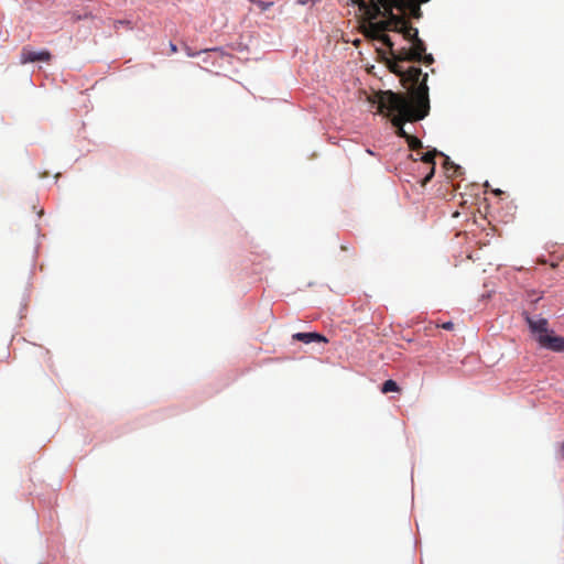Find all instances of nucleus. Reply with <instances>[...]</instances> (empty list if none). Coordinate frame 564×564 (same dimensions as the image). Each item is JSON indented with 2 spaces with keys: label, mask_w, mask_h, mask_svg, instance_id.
<instances>
[{
  "label": "nucleus",
  "mask_w": 564,
  "mask_h": 564,
  "mask_svg": "<svg viewBox=\"0 0 564 564\" xmlns=\"http://www.w3.org/2000/svg\"><path fill=\"white\" fill-rule=\"evenodd\" d=\"M425 86L420 89L414 102L402 95V93H393L391 90L381 91L378 95V109L381 113L388 116L393 115L391 118L392 124L397 128V135L404 140L410 135L403 124L405 122H414L424 119L430 112V100L425 97Z\"/></svg>",
  "instance_id": "obj_1"
},
{
  "label": "nucleus",
  "mask_w": 564,
  "mask_h": 564,
  "mask_svg": "<svg viewBox=\"0 0 564 564\" xmlns=\"http://www.w3.org/2000/svg\"><path fill=\"white\" fill-rule=\"evenodd\" d=\"M355 2L359 3L361 8H366L367 3L373 9L376 13H380V7L383 8V17H386V20L378 21V22H371L369 24L370 30H377V32L380 34H384L386 31H395L398 33H403L406 29L408 24L410 23L404 17L395 15L393 14L392 10L395 8L394 4H392V1L389 0H354Z\"/></svg>",
  "instance_id": "obj_2"
},
{
  "label": "nucleus",
  "mask_w": 564,
  "mask_h": 564,
  "mask_svg": "<svg viewBox=\"0 0 564 564\" xmlns=\"http://www.w3.org/2000/svg\"><path fill=\"white\" fill-rule=\"evenodd\" d=\"M525 322L540 347L556 352H564V337L555 335V333L549 328L546 318L541 316L532 317L525 314Z\"/></svg>",
  "instance_id": "obj_3"
},
{
  "label": "nucleus",
  "mask_w": 564,
  "mask_h": 564,
  "mask_svg": "<svg viewBox=\"0 0 564 564\" xmlns=\"http://www.w3.org/2000/svg\"><path fill=\"white\" fill-rule=\"evenodd\" d=\"M427 73H423L420 67L411 66L409 69L403 72V75L401 76L400 80L402 85L408 89L406 94H402L409 100H411V104L414 105V99L416 98V95L419 94L420 89L425 86L426 90V98H429V86H427Z\"/></svg>",
  "instance_id": "obj_4"
},
{
  "label": "nucleus",
  "mask_w": 564,
  "mask_h": 564,
  "mask_svg": "<svg viewBox=\"0 0 564 564\" xmlns=\"http://www.w3.org/2000/svg\"><path fill=\"white\" fill-rule=\"evenodd\" d=\"M402 35L412 44V46L409 48L411 51L414 62L419 61V58L422 57L423 53L426 51L425 43L419 36V30L414 28L411 23H409Z\"/></svg>",
  "instance_id": "obj_5"
},
{
  "label": "nucleus",
  "mask_w": 564,
  "mask_h": 564,
  "mask_svg": "<svg viewBox=\"0 0 564 564\" xmlns=\"http://www.w3.org/2000/svg\"><path fill=\"white\" fill-rule=\"evenodd\" d=\"M380 42L389 48V55L401 62H414L410 48L402 47L398 51L393 50V42L388 35H381Z\"/></svg>",
  "instance_id": "obj_6"
},
{
  "label": "nucleus",
  "mask_w": 564,
  "mask_h": 564,
  "mask_svg": "<svg viewBox=\"0 0 564 564\" xmlns=\"http://www.w3.org/2000/svg\"><path fill=\"white\" fill-rule=\"evenodd\" d=\"M51 59V53L48 51L35 52L29 47H23L21 51V63H33V62H47Z\"/></svg>",
  "instance_id": "obj_7"
},
{
  "label": "nucleus",
  "mask_w": 564,
  "mask_h": 564,
  "mask_svg": "<svg viewBox=\"0 0 564 564\" xmlns=\"http://www.w3.org/2000/svg\"><path fill=\"white\" fill-rule=\"evenodd\" d=\"M437 154H440V152L434 149L433 151H429V152L424 153L421 156V159H420L423 163L429 165V172L424 176V178H422V181H421L422 186H425L432 180V177L434 176V173H435V156Z\"/></svg>",
  "instance_id": "obj_8"
},
{
  "label": "nucleus",
  "mask_w": 564,
  "mask_h": 564,
  "mask_svg": "<svg viewBox=\"0 0 564 564\" xmlns=\"http://www.w3.org/2000/svg\"><path fill=\"white\" fill-rule=\"evenodd\" d=\"M293 339L302 341L304 344H311L313 341H328L325 336L318 333H296L293 335Z\"/></svg>",
  "instance_id": "obj_9"
},
{
  "label": "nucleus",
  "mask_w": 564,
  "mask_h": 564,
  "mask_svg": "<svg viewBox=\"0 0 564 564\" xmlns=\"http://www.w3.org/2000/svg\"><path fill=\"white\" fill-rule=\"evenodd\" d=\"M384 61H386V65L389 68V70L401 78V76L403 75L404 68L400 65V62L397 61L395 57H392L390 55H389V57H384Z\"/></svg>",
  "instance_id": "obj_10"
},
{
  "label": "nucleus",
  "mask_w": 564,
  "mask_h": 564,
  "mask_svg": "<svg viewBox=\"0 0 564 564\" xmlns=\"http://www.w3.org/2000/svg\"><path fill=\"white\" fill-rule=\"evenodd\" d=\"M440 155L444 156L445 158V161H444V167L447 172H449V170H453V172L451 174H448L449 177H454V176H457L460 174V171H462V167L457 164H455L454 162H452L449 160L448 156L444 155L443 153H440Z\"/></svg>",
  "instance_id": "obj_11"
},
{
  "label": "nucleus",
  "mask_w": 564,
  "mask_h": 564,
  "mask_svg": "<svg viewBox=\"0 0 564 564\" xmlns=\"http://www.w3.org/2000/svg\"><path fill=\"white\" fill-rule=\"evenodd\" d=\"M399 390L398 383L392 379L384 381L381 388L382 393L397 392Z\"/></svg>",
  "instance_id": "obj_12"
},
{
  "label": "nucleus",
  "mask_w": 564,
  "mask_h": 564,
  "mask_svg": "<svg viewBox=\"0 0 564 564\" xmlns=\"http://www.w3.org/2000/svg\"><path fill=\"white\" fill-rule=\"evenodd\" d=\"M405 141H406V143H408V145H409V148L411 150H417V149H421L423 147L422 141L419 138H416V137H414L412 134H410L405 139Z\"/></svg>",
  "instance_id": "obj_13"
},
{
  "label": "nucleus",
  "mask_w": 564,
  "mask_h": 564,
  "mask_svg": "<svg viewBox=\"0 0 564 564\" xmlns=\"http://www.w3.org/2000/svg\"><path fill=\"white\" fill-rule=\"evenodd\" d=\"M417 62H422L426 65H431L434 63V57L432 54H427L426 51L423 53V56L419 58Z\"/></svg>",
  "instance_id": "obj_14"
},
{
  "label": "nucleus",
  "mask_w": 564,
  "mask_h": 564,
  "mask_svg": "<svg viewBox=\"0 0 564 564\" xmlns=\"http://www.w3.org/2000/svg\"><path fill=\"white\" fill-rule=\"evenodd\" d=\"M118 25H124L127 26L128 29L132 30V25H131V22L128 21V20H117L113 22V26L115 29H118Z\"/></svg>",
  "instance_id": "obj_15"
},
{
  "label": "nucleus",
  "mask_w": 564,
  "mask_h": 564,
  "mask_svg": "<svg viewBox=\"0 0 564 564\" xmlns=\"http://www.w3.org/2000/svg\"><path fill=\"white\" fill-rule=\"evenodd\" d=\"M443 329L452 330L454 328V324L452 322H446L441 325Z\"/></svg>",
  "instance_id": "obj_16"
},
{
  "label": "nucleus",
  "mask_w": 564,
  "mask_h": 564,
  "mask_svg": "<svg viewBox=\"0 0 564 564\" xmlns=\"http://www.w3.org/2000/svg\"><path fill=\"white\" fill-rule=\"evenodd\" d=\"M369 32L371 33V36L378 41H380V36L383 35L382 33H378L377 30H370L369 29Z\"/></svg>",
  "instance_id": "obj_17"
},
{
  "label": "nucleus",
  "mask_w": 564,
  "mask_h": 564,
  "mask_svg": "<svg viewBox=\"0 0 564 564\" xmlns=\"http://www.w3.org/2000/svg\"><path fill=\"white\" fill-rule=\"evenodd\" d=\"M185 51L189 57H194L198 54L197 52H193L188 46H185Z\"/></svg>",
  "instance_id": "obj_18"
},
{
  "label": "nucleus",
  "mask_w": 564,
  "mask_h": 564,
  "mask_svg": "<svg viewBox=\"0 0 564 564\" xmlns=\"http://www.w3.org/2000/svg\"><path fill=\"white\" fill-rule=\"evenodd\" d=\"M170 51H171V53H176L177 46L174 43H170Z\"/></svg>",
  "instance_id": "obj_19"
},
{
  "label": "nucleus",
  "mask_w": 564,
  "mask_h": 564,
  "mask_svg": "<svg viewBox=\"0 0 564 564\" xmlns=\"http://www.w3.org/2000/svg\"><path fill=\"white\" fill-rule=\"evenodd\" d=\"M560 452H561L562 457H564V442L561 444Z\"/></svg>",
  "instance_id": "obj_20"
},
{
  "label": "nucleus",
  "mask_w": 564,
  "mask_h": 564,
  "mask_svg": "<svg viewBox=\"0 0 564 564\" xmlns=\"http://www.w3.org/2000/svg\"><path fill=\"white\" fill-rule=\"evenodd\" d=\"M494 193H495L496 195H500V194H502V191H500V189H496Z\"/></svg>",
  "instance_id": "obj_21"
},
{
  "label": "nucleus",
  "mask_w": 564,
  "mask_h": 564,
  "mask_svg": "<svg viewBox=\"0 0 564 564\" xmlns=\"http://www.w3.org/2000/svg\"><path fill=\"white\" fill-rule=\"evenodd\" d=\"M410 159L413 161H416V159L413 156V154H410Z\"/></svg>",
  "instance_id": "obj_22"
}]
</instances>
